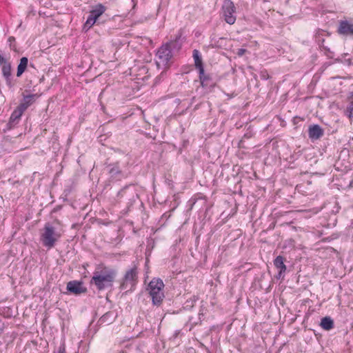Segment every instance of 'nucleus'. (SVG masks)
Returning <instances> with one entry per match:
<instances>
[{
    "instance_id": "1",
    "label": "nucleus",
    "mask_w": 353,
    "mask_h": 353,
    "mask_svg": "<svg viewBox=\"0 0 353 353\" xmlns=\"http://www.w3.org/2000/svg\"><path fill=\"white\" fill-rule=\"evenodd\" d=\"M115 276L116 272L114 270L103 268L100 271H95L93 273L90 283L94 285L97 290H103L112 287Z\"/></svg>"
},
{
    "instance_id": "2",
    "label": "nucleus",
    "mask_w": 353,
    "mask_h": 353,
    "mask_svg": "<svg viewBox=\"0 0 353 353\" xmlns=\"http://www.w3.org/2000/svg\"><path fill=\"white\" fill-rule=\"evenodd\" d=\"M62 236V232L50 223L44 225L40 234L42 245L48 249L54 248Z\"/></svg>"
},
{
    "instance_id": "3",
    "label": "nucleus",
    "mask_w": 353,
    "mask_h": 353,
    "mask_svg": "<svg viewBox=\"0 0 353 353\" xmlns=\"http://www.w3.org/2000/svg\"><path fill=\"white\" fill-rule=\"evenodd\" d=\"M172 42L162 45L156 54V63L159 68H165L171 63L172 52L171 48Z\"/></svg>"
},
{
    "instance_id": "4",
    "label": "nucleus",
    "mask_w": 353,
    "mask_h": 353,
    "mask_svg": "<svg viewBox=\"0 0 353 353\" xmlns=\"http://www.w3.org/2000/svg\"><path fill=\"white\" fill-rule=\"evenodd\" d=\"M164 287L163 282L161 279H152L149 285L148 290L152 297V303L154 305H160L164 298L163 289Z\"/></svg>"
},
{
    "instance_id": "5",
    "label": "nucleus",
    "mask_w": 353,
    "mask_h": 353,
    "mask_svg": "<svg viewBox=\"0 0 353 353\" xmlns=\"http://www.w3.org/2000/svg\"><path fill=\"white\" fill-rule=\"evenodd\" d=\"M137 278V268L134 265L125 272L123 280L120 285L121 290H126V292L132 290L136 285Z\"/></svg>"
},
{
    "instance_id": "6",
    "label": "nucleus",
    "mask_w": 353,
    "mask_h": 353,
    "mask_svg": "<svg viewBox=\"0 0 353 353\" xmlns=\"http://www.w3.org/2000/svg\"><path fill=\"white\" fill-rule=\"evenodd\" d=\"M223 15L226 23L232 25L236 21V8L230 0H225L222 6Z\"/></svg>"
},
{
    "instance_id": "7",
    "label": "nucleus",
    "mask_w": 353,
    "mask_h": 353,
    "mask_svg": "<svg viewBox=\"0 0 353 353\" xmlns=\"http://www.w3.org/2000/svg\"><path fill=\"white\" fill-rule=\"evenodd\" d=\"M338 33L353 38V23L348 21H341L338 28Z\"/></svg>"
},
{
    "instance_id": "8",
    "label": "nucleus",
    "mask_w": 353,
    "mask_h": 353,
    "mask_svg": "<svg viewBox=\"0 0 353 353\" xmlns=\"http://www.w3.org/2000/svg\"><path fill=\"white\" fill-rule=\"evenodd\" d=\"M108 168V173L111 181H120L124 177V174L118 163L110 164Z\"/></svg>"
},
{
    "instance_id": "9",
    "label": "nucleus",
    "mask_w": 353,
    "mask_h": 353,
    "mask_svg": "<svg viewBox=\"0 0 353 353\" xmlns=\"http://www.w3.org/2000/svg\"><path fill=\"white\" fill-rule=\"evenodd\" d=\"M39 95L37 94H31L28 95H23V99L18 105L24 112L32 105L35 101L39 98Z\"/></svg>"
},
{
    "instance_id": "10",
    "label": "nucleus",
    "mask_w": 353,
    "mask_h": 353,
    "mask_svg": "<svg viewBox=\"0 0 353 353\" xmlns=\"http://www.w3.org/2000/svg\"><path fill=\"white\" fill-rule=\"evenodd\" d=\"M11 71L12 67L10 63L2 65L1 72L3 77L6 81V85L10 88L14 85V83L12 78Z\"/></svg>"
},
{
    "instance_id": "11",
    "label": "nucleus",
    "mask_w": 353,
    "mask_h": 353,
    "mask_svg": "<svg viewBox=\"0 0 353 353\" xmlns=\"http://www.w3.org/2000/svg\"><path fill=\"white\" fill-rule=\"evenodd\" d=\"M324 130L318 124H314L309 126L308 136L312 140H318L323 136Z\"/></svg>"
},
{
    "instance_id": "12",
    "label": "nucleus",
    "mask_w": 353,
    "mask_h": 353,
    "mask_svg": "<svg viewBox=\"0 0 353 353\" xmlns=\"http://www.w3.org/2000/svg\"><path fill=\"white\" fill-rule=\"evenodd\" d=\"M67 290L74 294H80L86 292V288L83 286L81 282L72 281L68 283Z\"/></svg>"
},
{
    "instance_id": "13",
    "label": "nucleus",
    "mask_w": 353,
    "mask_h": 353,
    "mask_svg": "<svg viewBox=\"0 0 353 353\" xmlns=\"http://www.w3.org/2000/svg\"><path fill=\"white\" fill-rule=\"evenodd\" d=\"M285 258L282 256H277L274 260V265L276 269L279 270L277 279L283 278L284 274L286 272L287 267L284 263Z\"/></svg>"
},
{
    "instance_id": "14",
    "label": "nucleus",
    "mask_w": 353,
    "mask_h": 353,
    "mask_svg": "<svg viewBox=\"0 0 353 353\" xmlns=\"http://www.w3.org/2000/svg\"><path fill=\"white\" fill-rule=\"evenodd\" d=\"M192 57L194 60V65L196 68L199 70L201 75H203V65L200 52L198 50H194L192 52Z\"/></svg>"
},
{
    "instance_id": "15",
    "label": "nucleus",
    "mask_w": 353,
    "mask_h": 353,
    "mask_svg": "<svg viewBox=\"0 0 353 353\" xmlns=\"http://www.w3.org/2000/svg\"><path fill=\"white\" fill-rule=\"evenodd\" d=\"M128 196L129 197V203H132L135 201V198L137 197V194L133 190H130L129 186H125L121 189L117 194L118 197H123V196Z\"/></svg>"
},
{
    "instance_id": "16",
    "label": "nucleus",
    "mask_w": 353,
    "mask_h": 353,
    "mask_svg": "<svg viewBox=\"0 0 353 353\" xmlns=\"http://www.w3.org/2000/svg\"><path fill=\"white\" fill-rule=\"evenodd\" d=\"M105 11V7L101 3H99L90 12V15L96 21Z\"/></svg>"
},
{
    "instance_id": "17",
    "label": "nucleus",
    "mask_w": 353,
    "mask_h": 353,
    "mask_svg": "<svg viewBox=\"0 0 353 353\" xmlns=\"http://www.w3.org/2000/svg\"><path fill=\"white\" fill-rule=\"evenodd\" d=\"M28 65V59L27 57H22L20 59V63L17 66V76L18 77H21L22 74L25 72Z\"/></svg>"
},
{
    "instance_id": "18",
    "label": "nucleus",
    "mask_w": 353,
    "mask_h": 353,
    "mask_svg": "<svg viewBox=\"0 0 353 353\" xmlns=\"http://www.w3.org/2000/svg\"><path fill=\"white\" fill-rule=\"evenodd\" d=\"M24 112L19 106L12 112L10 117V123H18L23 113Z\"/></svg>"
},
{
    "instance_id": "19",
    "label": "nucleus",
    "mask_w": 353,
    "mask_h": 353,
    "mask_svg": "<svg viewBox=\"0 0 353 353\" xmlns=\"http://www.w3.org/2000/svg\"><path fill=\"white\" fill-rule=\"evenodd\" d=\"M320 325L325 330H330L334 327V321L330 316H325L321 319Z\"/></svg>"
},
{
    "instance_id": "20",
    "label": "nucleus",
    "mask_w": 353,
    "mask_h": 353,
    "mask_svg": "<svg viewBox=\"0 0 353 353\" xmlns=\"http://www.w3.org/2000/svg\"><path fill=\"white\" fill-rule=\"evenodd\" d=\"M95 22L96 20L89 14L85 23L83 25V30L85 31L88 30L95 23Z\"/></svg>"
},
{
    "instance_id": "21",
    "label": "nucleus",
    "mask_w": 353,
    "mask_h": 353,
    "mask_svg": "<svg viewBox=\"0 0 353 353\" xmlns=\"http://www.w3.org/2000/svg\"><path fill=\"white\" fill-rule=\"evenodd\" d=\"M112 315L111 313L107 312L105 314H103L100 319L99 322L100 323H108L109 324L110 323V321L109 320V317Z\"/></svg>"
},
{
    "instance_id": "22",
    "label": "nucleus",
    "mask_w": 353,
    "mask_h": 353,
    "mask_svg": "<svg viewBox=\"0 0 353 353\" xmlns=\"http://www.w3.org/2000/svg\"><path fill=\"white\" fill-rule=\"evenodd\" d=\"M198 300V297L196 296H192L190 299L187 300L185 302V307H193L194 303Z\"/></svg>"
},
{
    "instance_id": "23",
    "label": "nucleus",
    "mask_w": 353,
    "mask_h": 353,
    "mask_svg": "<svg viewBox=\"0 0 353 353\" xmlns=\"http://www.w3.org/2000/svg\"><path fill=\"white\" fill-rule=\"evenodd\" d=\"M199 79L201 81V84L203 87L205 86V82L209 79V77L205 74V72L203 71V75L199 74Z\"/></svg>"
},
{
    "instance_id": "24",
    "label": "nucleus",
    "mask_w": 353,
    "mask_h": 353,
    "mask_svg": "<svg viewBox=\"0 0 353 353\" xmlns=\"http://www.w3.org/2000/svg\"><path fill=\"white\" fill-rule=\"evenodd\" d=\"M260 78L263 80H268L270 78V75L267 70H263L260 72Z\"/></svg>"
},
{
    "instance_id": "25",
    "label": "nucleus",
    "mask_w": 353,
    "mask_h": 353,
    "mask_svg": "<svg viewBox=\"0 0 353 353\" xmlns=\"http://www.w3.org/2000/svg\"><path fill=\"white\" fill-rule=\"evenodd\" d=\"M54 353H66L65 343H61L57 350L54 351Z\"/></svg>"
},
{
    "instance_id": "26",
    "label": "nucleus",
    "mask_w": 353,
    "mask_h": 353,
    "mask_svg": "<svg viewBox=\"0 0 353 353\" xmlns=\"http://www.w3.org/2000/svg\"><path fill=\"white\" fill-rule=\"evenodd\" d=\"M10 62H8L3 57V55L0 53V65H6V63H9Z\"/></svg>"
},
{
    "instance_id": "27",
    "label": "nucleus",
    "mask_w": 353,
    "mask_h": 353,
    "mask_svg": "<svg viewBox=\"0 0 353 353\" xmlns=\"http://www.w3.org/2000/svg\"><path fill=\"white\" fill-rule=\"evenodd\" d=\"M246 51L247 50L245 49H244V48H239L237 50L236 54L239 57H242L245 53Z\"/></svg>"
},
{
    "instance_id": "28",
    "label": "nucleus",
    "mask_w": 353,
    "mask_h": 353,
    "mask_svg": "<svg viewBox=\"0 0 353 353\" xmlns=\"http://www.w3.org/2000/svg\"><path fill=\"white\" fill-rule=\"evenodd\" d=\"M344 63H346L348 65H353V62L352 61V59L350 58L348 59H344Z\"/></svg>"
},
{
    "instance_id": "29",
    "label": "nucleus",
    "mask_w": 353,
    "mask_h": 353,
    "mask_svg": "<svg viewBox=\"0 0 353 353\" xmlns=\"http://www.w3.org/2000/svg\"><path fill=\"white\" fill-rule=\"evenodd\" d=\"M203 316V311L201 310H200L199 312V319L200 320V321H201V316Z\"/></svg>"
}]
</instances>
